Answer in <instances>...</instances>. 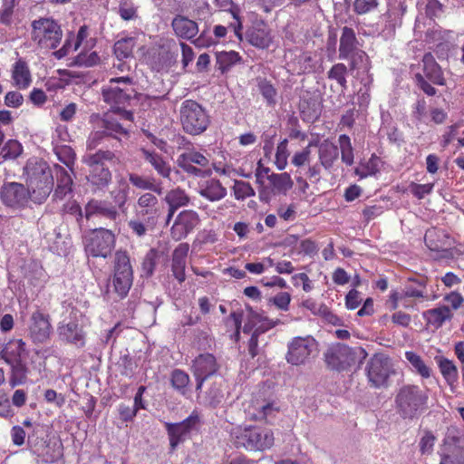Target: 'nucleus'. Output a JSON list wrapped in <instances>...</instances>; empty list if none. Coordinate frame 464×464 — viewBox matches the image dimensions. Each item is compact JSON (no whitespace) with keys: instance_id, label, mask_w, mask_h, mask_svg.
Here are the masks:
<instances>
[{"instance_id":"2eb2a0df","label":"nucleus","mask_w":464,"mask_h":464,"mask_svg":"<svg viewBox=\"0 0 464 464\" xmlns=\"http://www.w3.org/2000/svg\"><path fill=\"white\" fill-rule=\"evenodd\" d=\"M198 424L199 417L196 412H192L181 422L166 423L171 449H175L180 443L189 439L192 431L198 429Z\"/></svg>"},{"instance_id":"49530a36","label":"nucleus","mask_w":464,"mask_h":464,"mask_svg":"<svg viewBox=\"0 0 464 464\" xmlns=\"http://www.w3.org/2000/svg\"><path fill=\"white\" fill-rule=\"evenodd\" d=\"M23 152L22 144L16 140H7L1 148L0 155L4 160H14Z\"/></svg>"},{"instance_id":"774afa93","label":"nucleus","mask_w":464,"mask_h":464,"mask_svg":"<svg viewBox=\"0 0 464 464\" xmlns=\"http://www.w3.org/2000/svg\"><path fill=\"white\" fill-rule=\"evenodd\" d=\"M433 187H434L433 183H427V184L411 183L410 185V191L417 198L421 199V198H425L427 195L431 193Z\"/></svg>"},{"instance_id":"72a5a7b5","label":"nucleus","mask_w":464,"mask_h":464,"mask_svg":"<svg viewBox=\"0 0 464 464\" xmlns=\"http://www.w3.org/2000/svg\"><path fill=\"white\" fill-rule=\"evenodd\" d=\"M144 159L151 164L157 173L162 178L171 179V168L161 156L147 149H141Z\"/></svg>"},{"instance_id":"0eeeda50","label":"nucleus","mask_w":464,"mask_h":464,"mask_svg":"<svg viewBox=\"0 0 464 464\" xmlns=\"http://www.w3.org/2000/svg\"><path fill=\"white\" fill-rule=\"evenodd\" d=\"M367 353L362 347L351 348L345 344L337 343L332 344L324 353V360L328 367L336 371H343L361 362Z\"/></svg>"},{"instance_id":"e2e57ef3","label":"nucleus","mask_w":464,"mask_h":464,"mask_svg":"<svg viewBox=\"0 0 464 464\" xmlns=\"http://www.w3.org/2000/svg\"><path fill=\"white\" fill-rule=\"evenodd\" d=\"M55 153L61 162L65 164L67 167H71L75 160V153L72 148L68 146H62L56 148Z\"/></svg>"},{"instance_id":"7ed1b4c3","label":"nucleus","mask_w":464,"mask_h":464,"mask_svg":"<svg viewBox=\"0 0 464 464\" xmlns=\"http://www.w3.org/2000/svg\"><path fill=\"white\" fill-rule=\"evenodd\" d=\"M428 401V390H422L414 384L402 385L395 396V404L400 414L411 419L426 410Z\"/></svg>"},{"instance_id":"aec40b11","label":"nucleus","mask_w":464,"mask_h":464,"mask_svg":"<svg viewBox=\"0 0 464 464\" xmlns=\"http://www.w3.org/2000/svg\"><path fill=\"white\" fill-rule=\"evenodd\" d=\"M136 214L143 218L147 224L155 225L160 215V208L157 197L151 193L142 194L137 201Z\"/></svg>"},{"instance_id":"052dcab7","label":"nucleus","mask_w":464,"mask_h":464,"mask_svg":"<svg viewBox=\"0 0 464 464\" xmlns=\"http://www.w3.org/2000/svg\"><path fill=\"white\" fill-rule=\"evenodd\" d=\"M240 60V56L237 52H225L219 53L218 61L220 65L222 72L228 70L230 66L237 63Z\"/></svg>"},{"instance_id":"58836bf2","label":"nucleus","mask_w":464,"mask_h":464,"mask_svg":"<svg viewBox=\"0 0 464 464\" xmlns=\"http://www.w3.org/2000/svg\"><path fill=\"white\" fill-rule=\"evenodd\" d=\"M137 40L135 37H126L114 44V53L118 60L127 59L132 55Z\"/></svg>"},{"instance_id":"ea45409f","label":"nucleus","mask_w":464,"mask_h":464,"mask_svg":"<svg viewBox=\"0 0 464 464\" xmlns=\"http://www.w3.org/2000/svg\"><path fill=\"white\" fill-rule=\"evenodd\" d=\"M268 180L276 192L283 194H286L294 185L291 176L286 172L271 174L268 176Z\"/></svg>"},{"instance_id":"a878e982","label":"nucleus","mask_w":464,"mask_h":464,"mask_svg":"<svg viewBox=\"0 0 464 464\" xmlns=\"http://www.w3.org/2000/svg\"><path fill=\"white\" fill-rule=\"evenodd\" d=\"M58 335L62 341L79 347L85 342V334L82 327L74 321H63L58 326Z\"/></svg>"},{"instance_id":"412c9836","label":"nucleus","mask_w":464,"mask_h":464,"mask_svg":"<svg viewBox=\"0 0 464 464\" xmlns=\"http://www.w3.org/2000/svg\"><path fill=\"white\" fill-rule=\"evenodd\" d=\"M30 337L34 343H44L49 339L52 326L46 315L39 311L32 314L27 325Z\"/></svg>"},{"instance_id":"69168bd1","label":"nucleus","mask_w":464,"mask_h":464,"mask_svg":"<svg viewBox=\"0 0 464 464\" xmlns=\"http://www.w3.org/2000/svg\"><path fill=\"white\" fill-rule=\"evenodd\" d=\"M259 90L263 97L266 100L269 104L276 103V91L274 86L267 81L262 80L258 83Z\"/></svg>"},{"instance_id":"c9c22d12","label":"nucleus","mask_w":464,"mask_h":464,"mask_svg":"<svg viewBox=\"0 0 464 464\" xmlns=\"http://www.w3.org/2000/svg\"><path fill=\"white\" fill-rule=\"evenodd\" d=\"M248 41L253 46L260 49H266L271 45L273 36L270 30L266 27H256L248 34Z\"/></svg>"},{"instance_id":"f257e3e1","label":"nucleus","mask_w":464,"mask_h":464,"mask_svg":"<svg viewBox=\"0 0 464 464\" xmlns=\"http://www.w3.org/2000/svg\"><path fill=\"white\" fill-rule=\"evenodd\" d=\"M102 100L107 103L111 111L119 112L120 115L130 122L133 120L132 112L126 108L134 95V88L131 78L128 76L115 77L109 80L102 88Z\"/></svg>"},{"instance_id":"c756f323","label":"nucleus","mask_w":464,"mask_h":464,"mask_svg":"<svg viewBox=\"0 0 464 464\" xmlns=\"http://www.w3.org/2000/svg\"><path fill=\"white\" fill-rule=\"evenodd\" d=\"M423 73L425 77L432 83L437 85H444L445 79L441 68L435 61L431 53L424 54L422 58Z\"/></svg>"},{"instance_id":"0e129e2a","label":"nucleus","mask_w":464,"mask_h":464,"mask_svg":"<svg viewBox=\"0 0 464 464\" xmlns=\"http://www.w3.org/2000/svg\"><path fill=\"white\" fill-rule=\"evenodd\" d=\"M435 441L436 437L430 431H425L419 442L421 454H430L433 451Z\"/></svg>"},{"instance_id":"ddd939ff","label":"nucleus","mask_w":464,"mask_h":464,"mask_svg":"<svg viewBox=\"0 0 464 464\" xmlns=\"http://www.w3.org/2000/svg\"><path fill=\"white\" fill-rule=\"evenodd\" d=\"M23 175L25 178L27 186L53 188V177L47 163L37 158H31L27 160Z\"/></svg>"},{"instance_id":"a19ab883","label":"nucleus","mask_w":464,"mask_h":464,"mask_svg":"<svg viewBox=\"0 0 464 464\" xmlns=\"http://www.w3.org/2000/svg\"><path fill=\"white\" fill-rule=\"evenodd\" d=\"M5 353L7 362H16L25 355V343L21 340L10 341L5 348Z\"/></svg>"},{"instance_id":"8fccbe9b","label":"nucleus","mask_w":464,"mask_h":464,"mask_svg":"<svg viewBox=\"0 0 464 464\" xmlns=\"http://www.w3.org/2000/svg\"><path fill=\"white\" fill-rule=\"evenodd\" d=\"M47 185H49V183H47ZM26 188L29 190V199L36 204H43L53 190L49 186H27Z\"/></svg>"},{"instance_id":"39448f33","label":"nucleus","mask_w":464,"mask_h":464,"mask_svg":"<svg viewBox=\"0 0 464 464\" xmlns=\"http://www.w3.org/2000/svg\"><path fill=\"white\" fill-rule=\"evenodd\" d=\"M31 40L41 48L56 49L63 38V30L52 17H40L31 23Z\"/></svg>"},{"instance_id":"6ab92c4d","label":"nucleus","mask_w":464,"mask_h":464,"mask_svg":"<svg viewBox=\"0 0 464 464\" xmlns=\"http://www.w3.org/2000/svg\"><path fill=\"white\" fill-rule=\"evenodd\" d=\"M199 217L194 210L181 211L171 227L170 233L172 238L180 240L186 237L198 225Z\"/></svg>"},{"instance_id":"79ce46f5","label":"nucleus","mask_w":464,"mask_h":464,"mask_svg":"<svg viewBox=\"0 0 464 464\" xmlns=\"http://www.w3.org/2000/svg\"><path fill=\"white\" fill-rule=\"evenodd\" d=\"M379 164L380 159L375 155H372L369 160L362 161L359 164V166L355 169V174L361 179L372 176L379 171Z\"/></svg>"},{"instance_id":"f03ea898","label":"nucleus","mask_w":464,"mask_h":464,"mask_svg":"<svg viewBox=\"0 0 464 464\" xmlns=\"http://www.w3.org/2000/svg\"><path fill=\"white\" fill-rule=\"evenodd\" d=\"M104 161L118 163L119 158L111 150H98L82 157V162L89 167L87 180L95 189L106 188L111 180L110 169L104 167Z\"/></svg>"},{"instance_id":"a18cd8bd","label":"nucleus","mask_w":464,"mask_h":464,"mask_svg":"<svg viewBox=\"0 0 464 464\" xmlns=\"http://www.w3.org/2000/svg\"><path fill=\"white\" fill-rule=\"evenodd\" d=\"M171 384L181 395H186L188 392V385L189 383V376L181 370H174L171 373Z\"/></svg>"},{"instance_id":"9b49d317","label":"nucleus","mask_w":464,"mask_h":464,"mask_svg":"<svg viewBox=\"0 0 464 464\" xmlns=\"http://www.w3.org/2000/svg\"><path fill=\"white\" fill-rule=\"evenodd\" d=\"M317 352L318 343L312 335L296 336L289 342L285 358L292 365H301Z\"/></svg>"},{"instance_id":"9d476101","label":"nucleus","mask_w":464,"mask_h":464,"mask_svg":"<svg viewBox=\"0 0 464 464\" xmlns=\"http://www.w3.org/2000/svg\"><path fill=\"white\" fill-rule=\"evenodd\" d=\"M83 242L89 256L106 258L115 246V236L109 229L96 228L85 235Z\"/></svg>"},{"instance_id":"f3484780","label":"nucleus","mask_w":464,"mask_h":464,"mask_svg":"<svg viewBox=\"0 0 464 464\" xmlns=\"http://www.w3.org/2000/svg\"><path fill=\"white\" fill-rule=\"evenodd\" d=\"M177 162L178 165L186 172L197 176L205 172L206 170H204V169H208V171H209V160L208 157L194 150L186 151L179 155Z\"/></svg>"},{"instance_id":"3c124183","label":"nucleus","mask_w":464,"mask_h":464,"mask_svg":"<svg viewBox=\"0 0 464 464\" xmlns=\"http://www.w3.org/2000/svg\"><path fill=\"white\" fill-rule=\"evenodd\" d=\"M92 48L82 49L80 53L76 56L75 63L81 66H93L100 61V57L96 52H90Z\"/></svg>"},{"instance_id":"dca6fc26","label":"nucleus","mask_w":464,"mask_h":464,"mask_svg":"<svg viewBox=\"0 0 464 464\" xmlns=\"http://www.w3.org/2000/svg\"><path fill=\"white\" fill-rule=\"evenodd\" d=\"M218 368L217 360L210 353L199 354L193 360L191 371L197 381V391L201 390L204 382L215 374Z\"/></svg>"},{"instance_id":"4c0bfd02","label":"nucleus","mask_w":464,"mask_h":464,"mask_svg":"<svg viewBox=\"0 0 464 464\" xmlns=\"http://www.w3.org/2000/svg\"><path fill=\"white\" fill-rule=\"evenodd\" d=\"M356 37L353 29L344 27L340 39V58H348L355 49Z\"/></svg>"},{"instance_id":"37998d69","label":"nucleus","mask_w":464,"mask_h":464,"mask_svg":"<svg viewBox=\"0 0 464 464\" xmlns=\"http://www.w3.org/2000/svg\"><path fill=\"white\" fill-rule=\"evenodd\" d=\"M405 358L422 378H429L430 376V368L425 364L419 354L409 351L405 353Z\"/></svg>"},{"instance_id":"f8f14e48","label":"nucleus","mask_w":464,"mask_h":464,"mask_svg":"<svg viewBox=\"0 0 464 464\" xmlns=\"http://www.w3.org/2000/svg\"><path fill=\"white\" fill-rule=\"evenodd\" d=\"M0 200L13 211L24 209L29 202V190L18 182H5L0 188Z\"/></svg>"},{"instance_id":"bb28decb","label":"nucleus","mask_w":464,"mask_h":464,"mask_svg":"<svg viewBox=\"0 0 464 464\" xmlns=\"http://www.w3.org/2000/svg\"><path fill=\"white\" fill-rule=\"evenodd\" d=\"M434 359L442 377L450 386V390L455 392L459 384V371L456 364L453 361L441 355H437Z\"/></svg>"},{"instance_id":"5fc2aeb1","label":"nucleus","mask_w":464,"mask_h":464,"mask_svg":"<svg viewBox=\"0 0 464 464\" xmlns=\"http://www.w3.org/2000/svg\"><path fill=\"white\" fill-rule=\"evenodd\" d=\"M289 156L287 140H283L276 148L275 164L279 170L285 169Z\"/></svg>"},{"instance_id":"603ef678","label":"nucleus","mask_w":464,"mask_h":464,"mask_svg":"<svg viewBox=\"0 0 464 464\" xmlns=\"http://www.w3.org/2000/svg\"><path fill=\"white\" fill-rule=\"evenodd\" d=\"M346 72L347 68L343 63H336L328 72V78L336 81L343 90L346 88Z\"/></svg>"},{"instance_id":"c85d7f7f","label":"nucleus","mask_w":464,"mask_h":464,"mask_svg":"<svg viewBox=\"0 0 464 464\" xmlns=\"http://www.w3.org/2000/svg\"><path fill=\"white\" fill-rule=\"evenodd\" d=\"M188 250L189 247L188 244H179L175 248L172 255V273L180 283L186 279L185 268Z\"/></svg>"},{"instance_id":"09e8293b","label":"nucleus","mask_w":464,"mask_h":464,"mask_svg":"<svg viewBox=\"0 0 464 464\" xmlns=\"http://www.w3.org/2000/svg\"><path fill=\"white\" fill-rule=\"evenodd\" d=\"M11 362L13 363V366L10 384L14 387L16 385L23 384L26 381L27 369L25 365L21 362V360Z\"/></svg>"},{"instance_id":"2f4dec72","label":"nucleus","mask_w":464,"mask_h":464,"mask_svg":"<svg viewBox=\"0 0 464 464\" xmlns=\"http://www.w3.org/2000/svg\"><path fill=\"white\" fill-rule=\"evenodd\" d=\"M12 79L14 85L21 90L27 89L32 82V76L27 63L23 60H18L13 65Z\"/></svg>"},{"instance_id":"4468645a","label":"nucleus","mask_w":464,"mask_h":464,"mask_svg":"<svg viewBox=\"0 0 464 464\" xmlns=\"http://www.w3.org/2000/svg\"><path fill=\"white\" fill-rule=\"evenodd\" d=\"M440 454V464H464L463 440L456 430H448Z\"/></svg>"},{"instance_id":"6e6552de","label":"nucleus","mask_w":464,"mask_h":464,"mask_svg":"<svg viewBox=\"0 0 464 464\" xmlns=\"http://www.w3.org/2000/svg\"><path fill=\"white\" fill-rule=\"evenodd\" d=\"M180 121L183 130L191 135L205 131L209 124V117L198 102L187 100L180 107Z\"/></svg>"},{"instance_id":"e433bc0d","label":"nucleus","mask_w":464,"mask_h":464,"mask_svg":"<svg viewBox=\"0 0 464 464\" xmlns=\"http://www.w3.org/2000/svg\"><path fill=\"white\" fill-rule=\"evenodd\" d=\"M422 316L429 325L439 328L446 320L451 317V312L449 307L440 306L424 312Z\"/></svg>"},{"instance_id":"de8ad7c7","label":"nucleus","mask_w":464,"mask_h":464,"mask_svg":"<svg viewBox=\"0 0 464 464\" xmlns=\"http://www.w3.org/2000/svg\"><path fill=\"white\" fill-rule=\"evenodd\" d=\"M338 142H339L340 150H341L342 161L348 166L353 165V150L352 147L350 138L345 134L340 135V137L338 139Z\"/></svg>"},{"instance_id":"393cba45","label":"nucleus","mask_w":464,"mask_h":464,"mask_svg":"<svg viewBox=\"0 0 464 464\" xmlns=\"http://www.w3.org/2000/svg\"><path fill=\"white\" fill-rule=\"evenodd\" d=\"M198 193L209 201H218L227 195V189L218 179L213 178L203 179L198 181Z\"/></svg>"},{"instance_id":"6e6d98bb","label":"nucleus","mask_w":464,"mask_h":464,"mask_svg":"<svg viewBox=\"0 0 464 464\" xmlns=\"http://www.w3.org/2000/svg\"><path fill=\"white\" fill-rule=\"evenodd\" d=\"M352 69L368 71L369 61L365 52L362 50L354 51L350 56Z\"/></svg>"},{"instance_id":"5701e85b","label":"nucleus","mask_w":464,"mask_h":464,"mask_svg":"<svg viewBox=\"0 0 464 464\" xmlns=\"http://www.w3.org/2000/svg\"><path fill=\"white\" fill-rule=\"evenodd\" d=\"M278 323V320H271L263 314L247 309L243 331L244 333L255 331L260 334L275 327Z\"/></svg>"},{"instance_id":"4d7b16f0","label":"nucleus","mask_w":464,"mask_h":464,"mask_svg":"<svg viewBox=\"0 0 464 464\" xmlns=\"http://www.w3.org/2000/svg\"><path fill=\"white\" fill-rule=\"evenodd\" d=\"M274 261L270 257H265L260 262L246 263L245 269L253 275H261L265 273L269 267L274 266Z\"/></svg>"},{"instance_id":"864d4df0","label":"nucleus","mask_w":464,"mask_h":464,"mask_svg":"<svg viewBox=\"0 0 464 464\" xmlns=\"http://www.w3.org/2000/svg\"><path fill=\"white\" fill-rule=\"evenodd\" d=\"M317 146V140H311L308 145L302 150L295 153L292 163L296 167H301L310 160L311 148Z\"/></svg>"},{"instance_id":"4be33fe9","label":"nucleus","mask_w":464,"mask_h":464,"mask_svg":"<svg viewBox=\"0 0 464 464\" xmlns=\"http://www.w3.org/2000/svg\"><path fill=\"white\" fill-rule=\"evenodd\" d=\"M29 443L32 452L36 455L38 460L44 463H53L63 456L61 443H51L45 440H40L35 443L29 440Z\"/></svg>"},{"instance_id":"c03bdc74","label":"nucleus","mask_w":464,"mask_h":464,"mask_svg":"<svg viewBox=\"0 0 464 464\" xmlns=\"http://www.w3.org/2000/svg\"><path fill=\"white\" fill-rule=\"evenodd\" d=\"M72 179L71 176L64 169H61L53 196L56 198H63L72 191Z\"/></svg>"},{"instance_id":"13d9d810","label":"nucleus","mask_w":464,"mask_h":464,"mask_svg":"<svg viewBox=\"0 0 464 464\" xmlns=\"http://www.w3.org/2000/svg\"><path fill=\"white\" fill-rule=\"evenodd\" d=\"M233 189L237 199H245L255 195V190L251 185L243 180H236Z\"/></svg>"},{"instance_id":"680f3d73","label":"nucleus","mask_w":464,"mask_h":464,"mask_svg":"<svg viewBox=\"0 0 464 464\" xmlns=\"http://www.w3.org/2000/svg\"><path fill=\"white\" fill-rule=\"evenodd\" d=\"M15 0H2L0 9V23L9 25L12 23Z\"/></svg>"},{"instance_id":"338daca9","label":"nucleus","mask_w":464,"mask_h":464,"mask_svg":"<svg viewBox=\"0 0 464 464\" xmlns=\"http://www.w3.org/2000/svg\"><path fill=\"white\" fill-rule=\"evenodd\" d=\"M130 181L138 188L144 190H156L154 182L147 178L139 176L137 174H130Z\"/></svg>"},{"instance_id":"1a4fd4ad","label":"nucleus","mask_w":464,"mask_h":464,"mask_svg":"<svg viewBox=\"0 0 464 464\" xmlns=\"http://www.w3.org/2000/svg\"><path fill=\"white\" fill-rule=\"evenodd\" d=\"M133 282V271L126 252L117 251L113 262L112 286L117 295L127 296Z\"/></svg>"},{"instance_id":"a211bd4d","label":"nucleus","mask_w":464,"mask_h":464,"mask_svg":"<svg viewBox=\"0 0 464 464\" xmlns=\"http://www.w3.org/2000/svg\"><path fill=\"white\" fill-rule=\"evenodd\" d=\"M95 44V39L88 38V27L83 25L81 26L77 35L70 34L66 39L63 47L54 52V56L58 59H62L72 51H76L79 48L88 49L93 48Z\"/></svg>"},{"instance_id":"473e14b6","label":"nucleus","mask_w":464,"mask_h":464,"mask_svg":"<svg viewBox=\"0 0 464 464\" xmlns=\"http://www.w3.org/2000/svg\"><path fill=\"white\" fill-rule=\"evenodd\" d=\"M316 147H318V157L321 166L325 169H331L338 158V148L327 140L323 142L317 140Z\"/></svg>"},{"instance_id":"7c9ffc66","label":"nucleus","mask_w":464,"mask_h":464,"mask_svg":"<svg viewBox=\"0 0 464 464\" xmlns=\"http://www.w3.org/2000/svg\"><path fill=\"white\" fill-rule=\"evenodd\" d=\"M172 28L179 37L185 39H191L198 33L197 23L182 15L173 19Z\"/></svg>"},{"instance_id":"423d86ee","label":"nucleus","mask_w":464,"mask_h":464,"mask_svg":"<svg viewBox=\"0 0 464 464\" xmlns=\"http://www.w3.org/2000/svg\"><path fill=\"white\" fill-rule=\"evenodd\" d=\"M366 375L371 386L381 389L391 385L390 379L399 373L392 360L382 353L373 355L366 365Z\"/></svg>"},{"instance_id":"20e7f679","label":"nucleus","mask_w":464,"mask_h":464,"mask_svg":"<svg viewBox=\"0 0 464 464\" xmlns=\"http://www.w3.org/2000/svg\"><path fill=\"white\" fill-rule=\"evenodd\" d=\"M231 437L237 447L247 450H266L274 445L275 438L272 430L257 426L232 429Z\"/></svg>"},{"instance_id":"cd10ccee","label":"nucleus","mask_w":464,"mask_h":464,"mask_svg":"<svg viewBox=\"0 0 464 464\" xmlns=\"http://www.w3.org/2000/svg\"><path fill=\"white\" fill-rule=\"evenodd\" d=\"M119 120L126 121L119 112L105 113L102 120V127L104 129L105 134L111 136L115 139H120L121 136L128 135V129L126 126L119 122ZM127 121H129L127 120Z\"/></svg>"},{"instance_id":"b1692460","label":"nucleus","mask_w":464,"mask_h":464,"mask_svg":"<svg viewBox=\"0 0 464 464\" xmlns=\"http://www.w3.org/2000/svg\"><path fill=\"white\" fill-rule=\"evenodd\" d=\"M250 420H262L271 417L277 411V408L268 400L254 398L245 409Z\"/></svg>"},{"instance_id":"f704fd0d","label":"nucleus","mask_w":464,"mask_h":464,"mask_svg":"<svg viewBox=\"0 0 464 464\" xmlns=\"http://www.w3.org/2000/svg\"><path fill=\"white\" fill-rule=\"evenodd\" d=\"M165 200L168 203L169 209L167 217V223L170 221L175 211L181 207L187 206L189 202V198L184 190L175 188L166 194Z\"/></svg>"},{"instance_id":"bf43d9fd","label":"nucleus","mask_w":464,"mask_h":464,"mask_svg":"<svg viewBox=\"0 0 464 464\" xmlns=\"http://www.w3.org/2000/svg\"><path fill=\"white\" fill-rule=\"evenodd\" d=\"M129 195V186L126 181L121 180L117 188L111 192L114 203L121 208L125 205Z\"/></svg>"}]
</instances>
